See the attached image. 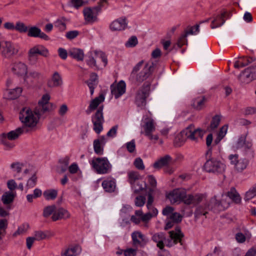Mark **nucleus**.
Here are the masks:
<instances>
[{"mask_svg":"<svg viewBox=\"0 0 256 256\" xmlns=\"http://www.w3.org/2000/svg\"><path fill=\"white\" fill-rule=\"evenodd\" d=\"M104 100V96L102 94L100 95L98 97L92 100L90 102L87 110V112L90 113L96 110L100 104Z\"/></svg>","mask_w":256,"mask_h":256,"instance_id":"nucleus-37","label":"nucleus"},{"mask_svg":"<svg viewBox=\"0 0 256 256\" xmlns=\"http://www.w3.org/2000/svg\"><path fill=\"white\" fill-rule=\"evenodd\" d=\"M56 208L54 205L49 206L44 208L43 210V216L44 218H48L51 214H53L55 212Z\"/></svg>","mask_w":256,"mask_h":256,"instance_id":"nucleus-48","label":"nucleus"},{"mask_svg":"<svg viewBox=\"0 0 256 256\" xmlns=\"http://www.w3.org/2000/svg\"><path fill=\"white\" fill-rule=\"evenodd\" d=\"M204 168L208 172L220 174L225 170L226 165L220 160L212 158L206 160Z\"/></svg>","mask_w":256,"mask_h":256,"instance_id":"nucleus-8","label":"nucleus"},{"mask_svg":"<svg viewBox=\"0 0 256 256\" xmlns=\"http://www.w3.org/2000/svg\"><path fill=\"white\" fill-rule=\"evenodd\" d=\"M16 196V193L12 192H5L2 196V200L4 204L12 203Z\"/></svg>","mask_w":256,"mask_h":256,"instance_id":"nucleus-41","label":"nucleus"},{"mask_svg":"<svg viewBox=\"0 0 256 256\" xmlns=\"http://www.w3.org/2000/svg\"><path fill=\"white\" fill-rule=\"evenodd\" d=\"M150 86L144 84L136 92L135 103L138 107L144 108L146 105V98L149 96Z\"/></svg>","mask_w":256,"mask_h":256,"instance_id":"nucleus-9","label":"nucleus"},{"mask_svg":"<svg viewBox=\"0 0 256 256\" xmlns=\"http://www.w3.org/2000/svg\"><path fill=\"white\" fill-rule=\"evenodd\" d=\"M135 167L140 170H143L144 169V166L142 159L140 158H138L135 159L134 162Z\"/></svg>","mask_w":256,"mask_h":256,"instance_id":"nucleus-57","label":"nucleus"},{"mask_svg":"<svg viewBox=\"0 0 256 256\" xmlns=\"http://www.w3.org/2000/svg\"><path fill=\"white\" fill-rule=\"evenodd\" d=\"M23 166L24 164L22 163L19 162H15L12 163L10 164V168L13 172L16 173H20L22 171V169Z\"/></svg>","mask_w":256,"mask_h":256,"instance_id":"nucleus-52","label":"nucleus"},{"mask_svg":"<svg viewBox=\"0 0 256 256\" xmlns=\"http://www.w3.org/2000/svg\"><path fill=\"white\" fill-rule=\"evenodd\" d=\"M41 116L36 110L32 111L30 108H24L20 114V120L24 124L23 126L28 128L30 132L36 128Z\"/></svg>","mask_w":256,"mask_h":256,"instance_id":"nucleus-1","label":"nucleus"},{"mask_svg":"<svg viewBox=\"0 0 256 256\" xmlns=\"http://www.w3.org/2000/svg\"><path fill=\"white\" fill-rule=\"evenodd\" d=\"M27 32L28 36L30 37L40 38L44 40H49L48 36L42 32L40 28L36 26L29 28Z\"/></svg>","mask_w":256,"mask_h":256,"instance_id":"nucleus-24","label":"nucleus"},{"mask_svg":"<svg viewBox=\"0 0 256 256\" xmlns=\"http://www.w3.org/2000/svg\"><path fill=\"white\" fill-rule=\"evenodd\" d=\"M172 158L169 155H166L158 160H156L153 164L154 168H160L164 166H166L170 162Z\"/></svg>","mask_w":256,"mask_h":256,"instance_id":"nucleus-38","label":"nucleus"},{"mask_svg":"<svg viewBox=\"0 0 256 256\" xmlns=\"http://www.w3.org/2000/svg\"><path fill=\"white\" fill-rule=\"evenodd\" d=\"M146 202V198L142 196H139L136 198L134 202L137 206H142Z\"/></svg>","mask_w":256,"mask_h":256,"instance_id":"nucleus-58","label":"nucleus"},{"mask_svg":"<svg viewBox=\"0 0 256 256\" xmlns=\"http://www.w3.org/2000/svg\"><path fill=\"white\" fill-rule=\"evenodd\" d=\"M228 129V125L225 124L223 126L218 133L217 137L214 140V144H218L220 140L225 136L227 133Z\"/></svg>","mask_w":256,"mask_h":256,"instance_id":"nucleus-43","label":"nucleus"},{"mask_svg":"<svg viewBox=\"0 0 256 256\" xmlns=\"http://www.w3.org/2000/svg\"><path fill=\"white\" fill-rule=\"evenodd\" d=\"M206 197V194H187L186 191V196L184 197L182 202L186 205L195 206L200 202Z\"/></svg>","mask_w":256,"mask_h":256,"instance_id":"nucleus-19","label":"nucleus"},{"mask_svg":"<svg viewBox=\"0 0 256 256\" xmlns=\"http://www.w3.org/2000/svg\"><path fill=\"white\" fill-rule=\"evenodd\" d=\"M182 216L178 212H172L170 216V219L174 222H178L182 220Z\"/></svg>","mask_w":256,"mask_h":256,"instance_id":"nucleus-62","label":"nucleus"},{"mask_svg":"<svg viewBox=\"0 0 256 256\" xmlns=\"http://www.w3.org/2000/svg\"><path fill=\"white\" fill-rule=\"evenodd\" d=\"M89 163L97 174H106L112 172V165L106 157H94Z\"/></svg>","mask_w":256,"mask_h":256,"instance_id":"nucleus-2","label":"nucleus"},{"mask_svg":"<svg viewBox=\"0 0 256 256\" xmlns=\"http://www.w3.org/2000/svg\"><path fill=\"white\" fill-rule=\"evenodd\" d=\"M44 196L46 200H54L58 196V190L54 189H49L44 191Z\"/></svg>","mask_w":256,"mask_h":256,"instance_id":"nucleus-44","label":"nucleus"},{"mask_svg":"<svg viewBox=\"0 0 256 256\" xmlns=\"http://www.w3.org/2000/svg\"><path fill=\"white\" fill-rule=\"evenodd\" d=\"M62 83V78L60 74L56 72L52 74L51 78L48 80L47 84L50 88H54L60 86Z\"/></svg>","mask_w":256,"mask_h":256,"instance_id":"nucleus-31","label":"nucleus"},{"mask_svg":"<svg viewBox=\"0 0 256 256\" xmlns=\"http://www.w3.org/2000/svg\"><path fill=\"white\" fill-rule=\"evenodd\" d=\"M246 62H241L240 60L236 61L234 64V67L236 68L244 67L252 62L254 59H252V60L246 59Z\"/></svg>","mask_w":256,"mask_h":256,"instance_id":"nucleus-53","label":"nucleus"},{"mask_svg":"<svg viewBox=\"0 0 256 256\" xmlns=\"http://www.w3.org/2000/svg\"><path fill=\"white\" fill-rule=\"evenodd\" d=\"M47 57L49 55L48 50L42 45H36L31 48L28 52V58L32 65L36 64L38 59V56Z\"/></svg>","mask_w":256,"mask_h":256,"instance_id":"nucleus-5","label":"nucleus"},{"mask_svg":"<svg viewBox=\"0 0 256 256\" xmlns=\"http://www.w3.org/2000/svg\"><path fill=\"white\" fill-rule=\"evenodd\" d=\"M137 250L132 248H128L124 250V256H136Z\"/></svg>","mask_w":256,"mask_h":256,"instance_id":"nucleus-61","label":"nucleus"},{"mask_svg":"<svg viewBox=\"0 0 256 256\" xmlns=\"http://www.w3.org/2000/svg\"><path fill=\"white\" fill-rule=\"evenodd\" d=\"M234 166L236 170L238 172H242L245 170L248 164V162L246 160H240Z\"/></svg>","mask_w":256,"mask_h":256,"instance_id":"nucleus-45","label":"nucleus"},{"mask_svg":"<svg viewBox=\"0 0 256 256\" xmlns=\"http://www.w3.org/2000/svg\"><path fill=\"white\" fill-rule=\"evenodd\" d=\"M95 54H97L98 58H99L103 62L104 66H106L108 63V60L106 54L101 51H97Z\"/></svg>","mask_w":256,"mask_h":256,"instance_id":"nucleus-60","label":"nucleus"},{"mask_svg":"<svg viewBox=\"0 0 256 256\" xmlns=\"http://www.w3.org/2000/svg\"><path fill=\"white\" fill-rule=\"evenodd\" d=\"M10 70L14 74L18 76H24V78L28 73L27 65L20 61L12 62L10 65Z\"/></svg>","mask_w":256,"mask_h":256,"instance_id":"nucleus-16","label":"nucleus"},{"mask_svg":"<svg viewBox=\"0 0 256 256\" xmlns=\"http://www.w3.org/2000/svg\"><path fill=\"white\" fill-rule=\"evenodd\" d=\"M110 90L112 94L116 98H118L126 92V82L124 80H120L116 85H112Z\"/></svg>","mask_w":256,"mask_h":256,"instance_id":"nucleus-23","label":"nucleus"},{"mask_svg":"<svg viewBox=\"0 0 256 256\" xmlns=\"http://www.w3.org/2000/svg\"><path fill=\"white\" fill-rule=\"evenodd\" d=\"M42 76V74L41 72L37 70H31L26 75L24 80L27 84H29V82L32 83V80H40Z\"/></svg>","mask_w":256,"mask_h":256,"instance_id":"nucleus-32","label":"nucleus"},{"mask_svg":"<svg viewBox=\"0 0 256 256\" xmlns=\"http://www.w3.org/2000/svg\"><path fill=\"white\" fill-rule=\"evenodd\" d=\"M125 145L129 152L132 153L135 151L136 144L134 140H132L130 142H126Z\"/></svg>","mask_w":256,"mask_h":256,"instance_id":"nucleus-59","label":"nucleus"},{"mask_svg":"<svg viewBox=\"0 0 256 256\" xmlns=\"http://www.w3.org/2000/svg\"><path fill=\"white\" fill-rule=\"evenodd\" d=\"M98 4L93 7H86L83 10L85 20L87 22L94 23L98 20V16L101 13L102 8L108 4L106 0H98Z\"/></svg>","mask_w":256,"mask_h":256,"instance_id":"nucleus-3","label":"nucleus"},{"mask_svg":"<svg viewBox=\"0 0 256 256\" xmlns=\"http://www.w3.org/2000/svg\"><path fill=\"white\" fill-rule=\"evenodd\" d=\"M103 106H100L96 112L92 117L94 125L93 129L97 134H100L103 130L104 118L103 116Z\"/></svg>","mask_w":256,"mask_h":256,"instance_id":"nucleus-12","label":"nucleus"},{"mask_svg":"<svg viewBox=\"0 0 256 256\" xmlns=\"http://www.w3.org/2000/svg\"><path fill=\"white\" fill-rule=\"evenodd\" d=\"M22 91L20 87L6 90L4 92V98L8 100H14L20 96Z\"/></svg>","mask_w":256,"mask_h":256,"instance_id":"nucleus-27","label":"nucleus"},{"mask_svg":"<svg viewBox=\"0 0 256 256\" xmlns=\"http://www.w3.org/2000/svg\"><path fill=\"white\" fill-rule=\"evenodd\" d=\"M200 32V24H196L192 26H189L188 28V30L186 32V34H183L180 39L185 38L188 35H196Z\"/></svg>","mask_w":256,"mask_h":256,"instance_id":"nucleus-42","label":"nucleus"},{"mask_svg":"<svg viewBox=\"0 0 256 256\" xmlns=\"http://www.w3.org/2000/svg\"><path fill=\"white\" fill-rule=\"evenodd\" d=\"M256 76V66H253L245 69L240 75L239 79L242 82L248 84L254 79Z\"/></svg>","mask_w":256,"mask_h":256,"instance_id":"nucleus-18","label":"nucleus"},{"mask_svg":"<svg viewBox=\"0 0 256 256\" xmlns=\"http://www.w3.org/2000/svg\"><path fill=\"white\" fill-rule=\"evenodd\" d=\"M19 52L18 46L10 40L0 42V54L6 59H10Z\"/></svg>","mask_w":256,"mask_h":256,"instance_id":"nucleus-4","label":"nucleus"},{"mask_svg":"<svg viewBox=\"0 0 256 256\" xmlns=\"http://www.w3.org/2000/svg\"><path fill=\"white\" fill-rule=\"evenodd\" d=\"M206 102L207 99L204 96H198L192 100V106L194 109L200 110L205 107Z\"/></svg>","mask_w":256,"mask_h":256,"instance_id":"nucleus-29","label":"nucleus"},{"mask_svg":"<svg viewBox=\"0 0 256 256\" xmlns=\"http://www.w3.org/2000/svg\"><path fill=\"white\" fill-rule=\"evenodd\" d=\"M133 244L135 246H144L148 242L146 236L140 231H134L132 234Z\"/></svg>","mask_w":256,"mask_h":256,"instance_id":"nucleus-22","label":"nucleus"},{"mask_svg":"<svg viewBox=\"0 0 256 256\" xmlns=\"http://www.w3.org/2000/svg\"><path fill=\"white\" fill-rule=\"evenodd\" d=\"M152 240L157 243V246L160 250L164 248V242L166 241L164 234L162 232H158L154 234L152 236Z\"/></svg>","mask_w":256,"mask_h":256,"instance_id":"nucleus-36","label":"nucleus"},{"mask_svg":"<svg viewBox=\"0 0 256 256\" xmlns=\"http://www.w3.org/2000/svg\"><path fill=\"white\" fill-rule=\"evenodd\" d=\"M138 44V38L136 36H131L125 44L126 48H134Z\"/></svg>","mask_w":256,"mask_h":256,"instance_id":"nucleus-51","label":"nucleus"},{"mask_svg":"<svg viewBox=\"0 0 256 256\" xmlns=\"http://www.w3.org/2000/svg\"><path fill=\"white\" fill-rule=\"evenodd\" d=\"M70 56L76 59L78 61H82L84 58V51L78 48H71L68 52Z\"/></svg>","mask_w":256,"mask_h":256,"instance_id":"nucleus-33","label":"nucleus"},{"mask_svg":"<svg viewBox=\"0 0 256 256\" xmlns=\"http://www.w3.org/2000/svg\"><path fill=\"white\" fill-rule=\"evenodd\" d=\"M225 13L222 12L220 14L216 16L214 20L212 22L210 28L212 29L221 26L225 22L224 19Z\"/></svg>","mask_w":256,"mask_h":256,"instance_id":"nucleus-39","label":"nucleus"},{"mask_svg":"<svg viewBox=\"0 0 256 256\" xmlns=\"http://www.w3.org/2000/svg\"><path fill=\"white\" fill-rule=\"evenodd\" d=\"M128 22L126 18H120L112 21L110 24V29L112 32L122 31L126 29Z\"/></svg>","mask_w":256,"mask_h":256,"instance_id":"nucleus-21","label":"nucleus"},{"mask_svg":"<svg viewBox=\"0 0 256 256\" xmlns=\"http://www.w3.org/2000/svg\"><path fill=\"white\" fill-rule=\"evenodd\" d=\"M168 233L170 238L168 239L167 246L170 247L178 242H181L184 234L178 226L176 227L174 230L170 231Z\"/></svg>","mask_w":256,"mask_h":256,"instance_id":"nucleus-17","label":"nucleus"},{"mask_svg":"<svg viewBox=\"0 0 256 256\" xmlns=\"http://www.w3.org/2000/svg\"><path fill=\"white\" fill-rule=\"evenodd\" d=\"M37 178L34 174L27 182L26 187L28 189L34 188L36 184Z\"/></svg>","mask_w":256,"mask_h":256,"instance_id":"nucleus-56","label":"nucleus"},{"mask_svg":"<svg viewBox=\"0 0 256 256\" xmlns=\"http://www.w3.org/2000/svg\"><path fill=\"white\" fill-rule=\"evenodd\" d=\"M221 120V116L216 115L212 117L210 122V128L211 130H214L218 128Z\"/></svg>","mask_w":256,"mask_h":256,"instance_id":"nucleus-46","label":"nucleus"},{"mask_svg":"<svg viewBox=\"0 0 256 256\" xmlns=\"http://www.w3.org/2000/svg\"><path fill=\"white\" fill-rule=\"evenodd\" d=\"M222 196L224 198L225 197L226 198H228L232 200L235 203L238 204L241 201V198L240 196L238 193L236 189L234 188H230V190L225 194H222Z\"/></svg>","mask_w":256,"mask_h":256,"instance_id":"nucleus-34","label":"nucleus"},{"mask_svg":"<svg viewBox=\"0 0 256 256\" xmlns=\"http://www.w3.org/2000/svg\"><path fill=\"white\" fill-rule=\"evenodd\" d=\"M96 50L90 51L88 53L86 59V64L90 68H98L96 64V59L98 58L97 54H95Z\"/></svg>","mask_w":256,"mask_h":256,"instance_id":"nucleus-35","label":"nucleus"},{"mask_svg":"<svg viewBox=\"0 0 256 256\" xmlns=\"http://www.w3.org/2000/svg\"><path fill=\"white\" fill-rule=\"evenodd\" d=\"M81 248L78 244L70 245L62 250V256H76L81 252Z\"/></svg>","mask_w":256,"mask_h":256,"instance_id":"nucleus-28","label":"nucleus"},{"mask_svg":"<svg viewBox=\"0 0 256 256\" xmlns=\"http://www.w3.org/2000/svg\"><path fill=\"white\" fill-rule=\"evenodd\" d=\"M53 234L49 230L42 231L38 230L34 232V238L36 240H40L46 238H48L53 236Z\"/></svg>","mask_w":256,"mask_h":256,"instance_id":"nucleus-40","label":"nucleus"},{"mask_svg":"<svg viewBox=\"0 0 256 256\" xmlns=\"http://www.w3.org/2000/svg\"><path fill=\"white\" fill-rule=\"evenodd\" d=\"M102 186L105 192H112L116 188V180L112 177H108L103 180Z\"/></svg>","mask_w":256,"mask_h":256,"instance_id":"nucleus-26","label":"nucleus"},{"mask_svg":"<svg viewBox=\"0 0 256 256\" xmlns=\"http://www.w3.org/2000/svg\"><path fill=\"white\" fill-rule=\"evenodd\" d=\"M140 126L142 130L140 133L144 134L145 136H150L156 130V124L151 116V114H147L143 116Z\"/></svg>","mask_w":256,"mask_h":256,"instance_id":"nucleus-10","label":"nucleus"},{"mask_svg":"<svg viewBox=\"0 0 256 256\" xmlns=\"http://www.w3.org/2000/svg\"><path fill=\"white\" fill-rule=\"evenodd\" d=\"M154 70V64L149 62L146 64L142 70L137 74L136 79L138 82H142L146 80L152 74Z\"/></svg>","mask_w":256,"mask_h":256,"instance_id":"nucleus-15","label":"nucleus"},{"mask_svg":"<svg viewBox=\"0 0 256 256\" xmlns=\"http://www.w3.org/2000/svg\"><path fill=\"white\" fill-rule=\"evenodd\" d=\"M28 27L22 22L18 21L16 24L15 30L20 33H26L28 30Z\"/></svg>","mask_w":256,"mask_h":256,"instance_id":"nucleus-47","label":"nucleus"},{"mask_svg":"<svg viewBox=\"0 0 256 256\" xmlns=\"http://www.w3.org/2000/svg\"><path fill=\"white\" fill-rule=\"evenodd\" d=\"M70 216V212L66 209L62 208H56L55 212L52 216L53 221L60 220H66Z\"/></svg>","mask_w":256,"mask_h":256,"instance_id":"nucleus-25","label":"nucleus"},{"mask_svg":"<svg viewBox=\"0 0 256 256\" xmlns=\"http://www.w3.org/2000/svg\"><path fill=\"white\" fill-rule=\"evenodd\" d=\"M204 131L200 128L196 129L193 125H190L184 130L182 134L191 140H195L202 138Z\"/></svg>","mask_w":256,"mask_h":256,"instance_id":"nucleus-14","label":"nucleus"},{"mask_svg":"<svg viewBox=\"0 0 256 256\" xmlns=\"http://www.w3.org/2000/svg\"><path fill=\"white\" fill-rule=\"evenodd\" d=\"M29 132V130L24 126L20 127L15 130H12L6 134L8 140H14L17 139L20 136L24 133Z\"/></svg>","mask_w":256,"mask_h":256,"instance_id":"nucleus-30","label":"nucleus"},{"mask_svg":"<svg viewBox=\"0 0 256 256\" xmlns=\"http://www.w3.org/2000/svg\"><path fill=\"white\" fill-rule=\"evenodd\" d=\"M106 142V138L104 136H100L94 140V150L96 154L99 156H102L104 154V146Z\"/></svg>","mask_w":256,"mask_h":256,"instance_id":"nucleus-20","label":"nucleus"},{"mask_svg":"<svg viewBox=\"0 0 256 256\" xmlns=\"http://www.w3.org/2000/svg\"><path fill=\"white\" fill-rule=\"evenodd\" d=\"M118 126L116 125L112 126L107 132L106 136L108 137L114 138L116 136Z\"/></svg>","mask_w":256,"mask_h":256,"instance_id":"nucleus-63","label":"nucleus"},{"mask_svg":"<svg viewBox=\"0 0 256 256\" xmlns=\"http://www.w3.org/2000/svg\"><path fill=\"white\" fill-rule=\"evenodd\" d=\"M50 96L49 94L46 93L43 94L38 102V106L36 109L41 115L46 112H48L53 110L54 104L50 102Z\"/></svg>","mask_w":256,"mask_h":256,"instance_id":"nucleus-11","label":"nucleus"},{"mask_svg":"<svg viewBox=\"0 0 256 256\" xmlns=\"http://www.w3.org/2000/svg\"><path fill=\"white\" fill-rule=\"evenodd\" d=\"M70 161V158L68 156H66L64 158H61L59 160V162L61 164L63 168H62V170L64 172L66 170L67 167L68 166Z\"/></svg>","mask_w":256,"mask_h":256,"instance_id":"nucleus-54","label":"nucleus"},{"mask_svg":"<svg viewBox=\"0 0 256 256\" xmlns=\"http://www.w3.org/2000/svg\"><path fill=\"white\" fill-rule=\"evenodd\" d=\"M186 196V190L178 188L173 190L167 193L166 198L172 204H180L182 202L184 197Z\"/></svg>","mask_w":256,"mask_h":256,"instance_id":"nucleus-13","label":"nucleus"},{"mask_svg":"<svg viewBox=\"0 0 256 256\" xmlns=\"http://www.w3.org/2000/svg\"><path fill=\"white\" fill-rule=\"evenodd\" d=\"M256 196V193L255 192L253 188H252L246 193L244 200L246 201H248V200L252 199V198H253Z\"/></svg>","mask_w":256,"mask_h":256,"instance_id":"nucleus-64","label":"nucleus"},{"mask_svg":"<svg viewBox=\"0 0 256 256\" xmlns=\"http://www.w3.org/2000/svg\"><path fill=\"white\" fill-rule=\"evenodd\" d=\"M251 237L250 234H246L245 236L242 232H238L236 234V239L239 243H244L246 238L250 239Z\"/></svg>","mask_w":256,"mask_h":256,"instance_id":"nucleus-50","label":"nucleus"},{"mask_svg":"<svg viewBox=\"0 0 256 256\" xmlns=\"http://www.w3.org/2000/svg\"><path fill=\"white\" fill-rule=\"evenodd\" d=\"M128 181L135 193H138L146 188V184L140 179L139 173L135 171L128 172Z\"/></svg>","mask_w":256,"mask_h":256,"instance_id":"nucleus-6","label":"nucleus"},{"mask_svg":"<svg viewBox=\"0 0 256 256\" xmlns=\"http://www.w3.org/2000/svg\"><path fill=\"white\" fill-rule=\"evenodd\" d=\"M54 25L60 31H64L66 29V24L62 20H57L54 22Z\"/></svg>","mask_w":256,"mask_h":256,"instance_id":"nucleus-55","label":"nucleus"},{"mask_svg":"<svg viewBox=\"0 0 256 256\" xmlns=\"http://www.w3.org/2000/svg\"><path fill=\"white\" fill-rule=\"evenodd\" d=\"M216 198V196H214L212 197L210 202V204L206 206L204 208L202 206L197 208L195 214L196 215H204L205 216L208 212L206 210H212L216 207H218L219 210H222L227 208L229 206V202H220Z\"/></svg>","mask_w":256,"mask_h":256,"instance_id":"nucleus-7","label":"nucleus"},{"mask_svg":"<svg viewBox=\"0 0 256 256\" xmlns=\"http://www.w3.org/2000/svg\"><path fill=\"white\" fill-rule=\"evenodd\" d=\"M7 138L6 134H2L0 136V142L6 146V150L12 148L14 146V144L8 141Z\"/></svg>","mask_w":256,"mask_h":256,"instance_id":"nucleus-49","label":"nucleus"}]
</instances>
